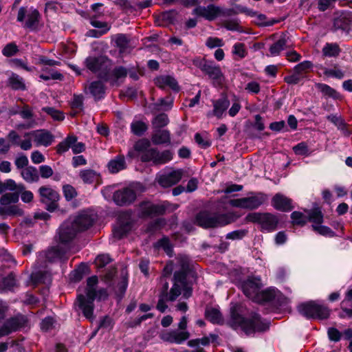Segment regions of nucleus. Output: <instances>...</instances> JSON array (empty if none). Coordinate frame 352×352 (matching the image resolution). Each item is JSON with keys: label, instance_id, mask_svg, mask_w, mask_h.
Returning <instances> with one entry per match:
<instances>
[{"label": "nucleus", "instance_id": "f257e3e1", "mask_svg": "<svg viewBox=\"0 0 352 352\" xmlns=\"http://www.w3.org/2000/svg\"><path fill=\"white\" fill-rule=\"evenodd\" d=\"M239 309L237 305L230 308V318L228 323L232 328L241 327L247 335L256 331L263 332L269 329V323L263 321L258 314L252 313L250 318H245L239 314Z\"/></svg>", "mask_w": 352, "mask_h": 352}, {"label": "nucleus", "instance_id": "f03ea898", "mask_svg": "<svg viewBox=\"0 0 352 352\" xmlns=\"http://www.w3.org/2000/svg\"><path fill=\"white\" fill-rule=\"evenodd\" d=\"M239 215L234 212L221 213L202 210L197 214L195 223L205 229L223 227L235 222Z\"/></svg>", "mask_w": 352, "mask_h": 352}, {"label": "nucleus", "instance_id": "7ed1b4c3", "mask_svg": "<svg viewBox=\"0 0 352 352\" xmlns=\"http://www.w3.org/2000/svg\"><path fill=\"white\" fill-rule=\"evenodd\" d=\"M98 280L96 276H92L87 278V287H86V296L83 294H79L77 297V301L78 307L82 311L83 316L92 320L94 319V301L96 299V286L98 284Z\"/></svg>", "mask_w": 352, "mask_h": 352}, {"label": "nucleus", "instance_id": "20e7f679", "mask_svg": "<svg viewBox=\"0 0 352 352\" xmlns=\"http://www.w3.org/2000/svg\"><path fill=\"white\" fill-rule=\"evenodd\" d=\"M180 269L174 273L173 285L171 287V302L175 301L182 294V289L186 287V277L188 274L192 273L190 269L189 261L186 256L179 258Z\"/></svg>", "mask_w": 352, "mask_h": 352}, {"label": "nucleus", "instance_id": "39448f33", "mask_svg": "<svg viewBox=\"0 0 352 352\" xmlns=\"http://www.w3.org/2000/svg\"><path fill=\"white\" fill-rule=\"evenodd\" d=\"M85 65L94 74H98L99 78L108 82L110 80L111 60L105 56H88Z\"/></svg>", "mask_w": 352, "mask_h": 352}, {"label": "nucleus", "instance_id": "423d86ee", "mask_svg": "<svg viewBox=\"0 0 352 352\" xmlns=\"http://www.w3.org/2000/svg\"><path fill=\"white\" fill-rule=\"evenodd\" d=\"M192 64L207 75L212 80L214 86L217 87L223 85L224 76L220 67L214 64V62L204 58L197 57L192 60Z\"/></svg>", "mask_w": 352, "mask_h": 352}, {"label": "nucleus", "instance_id": "0eeeda50", "mask_svg": "<svg viewBox=\"0 0 352 352\" xmlns=\"http://www.w3.org/2000/svg\"><path fill=\"white\" fill-rule=\"evenodd\" d=\"M298 311L307 319L324 320L330 315V310L327 306L313 300L299 305Z\"/></svg>", "mask_w": 352, "mask_h": 352}, {"label": "nucleus", "instance_id": "6e6552de", "mask_svg": "<svg viewBox=\"0 0 352 352\" xmlns=\"http://www.w3.org/2000/svg\"><path fill=\"white\" fill-rule=\"evenodd\" d=\"M246 220L252 223H257L261 226V231L272 232L277 228L278 217L271 213L252 212L248 214Z\"/></svg>", "mask_w": 352, "mask_h": 352}, {"label": "nucleus", "instance_id": "1a4fd4ad", "mask_svg": "<svg viewBox=\"0 0 352 352\" xmlns=\"http://www.w3.org/2000/svg\"><path fill=\"white\" fill-rule=\"evenodd\" d=\"M176 208V206L166 201L160 204H154L150 201H142L139 204L140 217L143 218L163 215L166 211L172 212Z\"/></svg>", "mask_w": 352, "mask_h": 352}, {"label": "nucleus", "instance_id": "9d476101", "mask_svg": "<svg viewBox=\"0 0 352 352\" xmlns=\"http://www.w3.org/2000/svg\"><path fill=\"white\" fill-rule=\"evenodd\" d=\"M41 16L36 10H27L26 8L21 7L17 14V21L23 23V27L30 31H38Z\"/></svg>", "mask_w": 352, "mask_h": 352}, {"label": "nucleus", "instance_id": "9b49d317", "mask_svg": "<svg viewBox=\"0 0 352 352\" xmlns=\"http://www.w3.org/2000/svg\"><path fill=\"white\" fill-rule=\"evenodd\" d=\"M78 233V228L72 222V218H69L60 225L55 239L59 243L67 245L75 239Z\"/></svg>", "mask_w": 352, "mask_h": 352}, {"label": "nucleus", "instance_id": "f8f14e48", "mask_svg": "<svg viewBox=\"0 0 352 352\" xmlns=\"http://www.w3.org/2000/svg\"><path fill=\"white\" fill-rule=\"evenodd\" d=\"M40 201L46 205V210L54 212L58 208L60 195L57 191L47 186H41L38 190Z\"/></svg>", "mask_w": 352, "mask_h": 352}, {"label": "nucleus", "instance_id": "ddd939ff", "mask_svg": "<svg viewBox=\"0 0 352 352\" xmlns=\"http://www.w3.org/2000/svg\"><path fill=\"white\" fill-rule=\"evenodd\" d=\"M173 159V153L170 150L160 152L155 148H150L141 155L144 162H152L155 165L166 164Z\"/></svg>", "mask_w": 352, "mask_h": 352}, {"label": "nucleus", "instance_id": "4468645a", "mask_svg": "<svg viewBox=\"0 0 352 352\" xmlns=\"http://www.w3.org/2000/svg\"><path fill=\"white\" fill-rule=\"evenodd\" d=\"M265 201V197L262 195L230 199L229 204L232 207L254 210L261 206Z\"/></svg>", "mask_w": 352, "mask_h": 352}, {"label": "nucleus", "instance_id": "2eb2a0df", "mask_svg": "<svg viewBox=\"0 0 352 352\" xmlns=\"http://www.w3.org/2000/svg\"><path fill=\"white\" fill-rule=\"evenodd\" d=\"M69 255V248L59 245L50 247L46 251L40 253V256L45 257L46 261L49 263H54L57 261L65 262Z\"/></svg>", "mask_w": 352, "mask_h": 352}, {"label": "nucleus", "instance_id": "dca6fc26", "mask_svg": "<svg viewBox=\"0 0 352 352\" xmlns=\"http://www.w3.org/2000/svg\"><path fill=\"white\" fill-rule=\"evenodd\" d=\"M69 148H72L74 153L78 154L85 151V145L82 142H77L76 136L74 135H68L57 145V153L61 154L67 151Z\"/></svg>", "mask_w": 352, "mask_h": 352}, {"label": "nucleus", "instance_id": "f3484780", "mask_svg": "<svg viewBox=\"0 0 352 352\" xmlns=\"http://www.w3.org/2000/svg\"><path fill=\"white\" fill-rule=\"evenodd\" d=\"M113 199L119 206H129L136 199V192L131 188H123L114 192Z\"/></svg>", "mask_w": 352, "mask_h": 352}, {"label": "nucleus", "instance_id": "a211bd4d", "mask_svg": "<svg viewBox=\"0 0 352 352\" xmlns=\"http://www.w3.org/2000/svg\"><path fill=\"white\" fill-rule=\"evenodd\" d=\"M261 279L257 278H248L241 284V288L244 294L254 301L261 287Z\"/></svg>", "mask_w": 352, "mask_h": 352}, {"label": "nucleus", "instance_id": "6ab92c4d", "mask_svg": "<svg viewBox=\"0 0 352 352\" xmlns=\"http://www.w3.org/2000/svg\"><path fill=\"white\" fill-rule=\"evenodd\" d=\"M31 135L34 138V141L37 146L42 145L47 147L51 145L54 140L52 133L45 129L33 131L25 134V135Z\"/></svg>", "mask_w": 352, "mask_h": 352}, {"label": "nucleus", "instance_id": "aec40b11", "mask_svg": "<svg viewBox=\"0 0 352 352\" xmlns=\"http://www.w3.org/2000/svg\"><path fill=\"white\" fill-rule=\"evenodd\" d=\"M182 175V170H173L169 173L162 175L158 179V183L162 187H170L178 183L181 180Z\"/></svg>", "mask_w": 352, "mask_h": 352}, {"label": "nucleus", "instance_id": "412c9836", "mask_svg": "<svg viewBox=\"0 0 352 352\" xmlns=\"http://www.w3.org/2000/svg\"><path fill=\"white\" fill-rule=\"evenodd\" d=\"M219 12V8L213 4H210L206 7L197 6L193 10V14L204 17L209 21H212L216 19Z\"/></svg>", "mask_w": 352, "mask_h": 352}, {"label": "nucleus", "instance_id": "4be33fe9", "mask_svg": "<svg viewBox=\"0 0 352 352\" xmlns=\"http://www.w3.org/2000/svg\"><path fill=\"white\" fill-rule=\"evenodd\" d=\"M190 337L188 331H178L172 330L161 335V338L165 342L170 343L181 344L188 340Z\"/></svg>", "mask_w": 352, "mask_h": 352}, {"label": "nucleus", "instance_id": "5701e85b", "mask_svg": "<svg viewBox=\"0 0 352 352\" xmlns=\"http://www.w3.org/2000/svg\"><path fill=\"white\" fill-rule=\"evenodd\" d=\"M154 81L155 85L162 89H164L166 87H168L175 92H178L180 90V87L179 86L177 80L171 76H160L155 78Z\"/></svg>", "mask_w": 352, "mask_h": 352}, {"label": "nucleus", "instance_id": "b1692460", "mask_svg": "<svg viewBox=\"0 0 352 352\" xmlns=\"http://www.w3.org/2000/svg\"><path fill=\"white\" fill-rule=\"evenodd\" d=\"M272 205L276 210L283 212H288L293 209L292 200L280 193H277L273 197Z\"/></svg>", "mask_w": 352, "mask_h": 352}, {"label": "nucleus", "instance_id": "393cba45", "mask_svg": "<svg viewBox=\"0 0 352 352\" xmlns=\"http://www.w3.org/2000/svg\"><path fill=\"white\" fill-rule=\"evenodd\" d=\"M72 222L80 232L89 228L93 225L94 219L87 213H80L72 218Z\"/></svg>", "mask_w": 352, "mask_h": 352}, {"label": "nucleus", "instance_id": "a878e982", "mask_svg": "<svg viewBox=\"0 0 352 352\" xmlns=\"http://www.w3.org/2000/svg\"><path fill=\"white\" fill-rule=\"evenodd\" d=\"M169 285L168 282H165L160 289L159 294V300L156 305V309L161 313H164L168 308L166 304V301H171L170 296L171 295V289L168 292Z\"/></svg>", "mask_w": 352, "mask_h": 352}, {"label": "nucleus", "instance_id": "bb28decb", "mask_svg": "<svg viewBox=\"0 0 352 352\" xmlns=\"http://www.w3.org/2000/svg\"><path fill=\"white\" fill-rule=\"evenodd\" d=\"M352 25V19L349 14H341L333 20V30L349 32Z\"/></svg>", "mask_w": 352, "mask_h": 352}, {"label": "nucleus", "instance_id": "cd10ccee", "mask_svg": "<svg viewBox=\"0 0 352 352\" xmlns=\"http://www.w3.org/2000/svg\"><path fill=\"white\" fill-rule=\"evenodd\" d=\"M12 332L16 331L25 327L28 323L27 318L21 314L16 315L6 321Z\"/></svg>", "mask_w": 352, "mask_h": 352}, {"label": "nucleus", "instance_id": "c85d7f7f", "mask_svg": "<svg viewBox=\"0 0 352 352\" xmlns=\"http://www.w3.org/2000/svg\"><path fill=\"white\" fill-rule=\"evenodd\" d=\"M213 111L212 115L215 116L218 118H221L223 112L227 110L230 106V100L226 96H222L218 100L213 101Z\"/></svg>", "mask_w": 352, "mask_h": 352}, {"label": "nucleus", "instance_id": "c756f323", "mask_svg": "<svg viewBox=\"0 0 352 352\" xmlns=\"http://www.w3.org/2000/svg\"><path fill=\"white\" fill-rule=\"evenodd\" d=\"M128 75V69L123 66H116L110 73V80L108 81L112 86L119 85L118 81L124 79Z\"/></svg>", "mask_w": 352, "mask_h": 352}, {"label": "nucleus", "instance_id": "7c9ffc66", "mask_svg": "<svg viewBox=\"0 0 352 352\" xmlns=\"http://www.w3.org/2000/svg\"><path fill=\"white\" fill-rule=\"evenodd\" d=\"M21 175L26 182L30 184L38 182L40 179L37 168L32 166L23 168L21 172Z\"/></svg>", "mask_w": 352, "mask_h": 352}, {"label": "nucleus", "instance_id": "2f4dec72", "mask_svg": "<svg viewBox=\"0 0 352 352\" xmlns=\"http://www.w3.org/2000/svg\"><path fill=\"white\" fill-rule=\"evenodd\" d=\"M112 40L115 42V45L119 50L120 54H124L129 47L131 39L129 36L125 34H117L112 36Z\"/></svg>", "mask_w": 352, "mask_h": 352}, {"label": "nucleus", "instance_id": "473e14b6", "mask_svg": "<svg viewBox=\"0 0 352 352\" xmlns=\"http://www.w3.org/2000/svg\"><path fill=\"white\" fill-rule=\"evenodd\" d=\"M151 140L154 144H169L170 135L168 130L155 129L152 135Z\"/></svg>", "mask_w": 352, "mask_h": 352}, {"label": "nucleus", "instance_id": "72a5a7b5", "mask_svg": "<svg viewBox=\"0 0 352 352\" xmlns=\"http://www.w3.org/2000/svg\"><path fill=\"white\" fill-rule=\"evenodd\" d=\"M89 89L96 100L102 98L105 94V86L101 80H96L91 82Z\"/></svg>", "mask_w": 352, "mask_h": 352}, {"label": "nucleus", "instance_id": "f704fd0d", "mask_svg": "<svg viewBox=\"0 0 352 352\" xmlns=\"http://www.w3.org/2000/svg\"><path fill=\"white\" fill-rule=\"evenodd\" d=\"M125 168V160L124 157L122 155H118L114 159L111 160L108 164L109 170L111 173H116Z\"/></svg>", "mask_w": 352, "mask_h": 352}, {"label": "nucleus", "instance_id": "c9c22d12", "mask_svg": "<svg viewBox=\"0 0 352 352\" xmlns=\"http://www.w3.org/2000/svg\"><path fill=\"white\" fill-rule=\"evenodd\" d=\"M287 47V38L286 35L283 34L280 38L274 43H273L269 50L272 56H278L280 52L286 49Z\"/></svg>", "mask_w": 352, "mask_h": 352}, {"label": "nucleus", "instance_id": "e433bc0d", "mask_svg": "<svg viewBox=\"0 0 352 352\" xmlns=\"http://www.w3.org/2000/svg\"><path fill=\"white\" fill-rule=\"evenodd\" d=\"M276 294L277 291L273 288L266 289L259 292L255 301L259 303L271 302L275 299Z\"/></svg>", "mask_w": 352, "mask_h": 352}, {"label": "nucleus", "instance_id": "4c0bfd02", "mask_svg": "<svg viewBox=\"0 0 352 352\" xmlns=\"http://www.w3.org/2000/svg\"><path fill=\"white\" fill-rule=\"evenodd\" d=\"M315 86L316 89L325 97H329L333 99H338L340 98V94L336 89L327 84L318 82L316 83Z\"/></svg>", "mask_w": 352, "mask_h": 352}, {"label": "nucleus", "instance_id": "58836bf2", "mask_svg": "<svg viewBox=\"0 0 352 352\" xmlns=\"http://www.w3.org/2000/svg\"><path fill=\"white\" fill-rule=\"evenodd\" d=\"M23 210L16 205L0 206V216L3 218L6 216H22Z\"/></svg>", "mask_w": 352, "mask_h": 352}, {"label": "nucleus", "instance_id": "ea45409f", "mask_svg": "<svg viewBox=\"0 0 352 352\" xmlns=\"http://www.w3.org/2000/svg\"><path fill=\"white\" fill-rule=\"evenodd\" d=\"M8 85L14 90H25L26 87L23 78L18 74L12 73L8 80Z\"/></svg>", "mask_w": 352, "mask_h": 352}, {"label": "nucleus", "instance_id": "a19ab883", "mask_svg": "<svg viewBox=\"0 0 352 352\" xmlns=\"http://www.w3.org/2000/svg\"><path fill=\"white\" fill-rule=\"evenodd\" d=\"M205 317L213 324H221L223 322L221 312L215 308H207L205 311Z\"/></svg>", "mask_w": 352, "mask_h": 352}, {"label": "nucleus", "instance_id": "79ce46f5", "mask_svg": "<svg viewBox=\"0 0 352 352\" xmlns=\"http://www.w3.org/2000/svg\"><path fill=\"white\" fill-rule=\"evenodd\" d=\"M307 220L315 223L314 225L321 224L323 222V214L320 208H314L307 210Z\"/></svg>", "mask_w": 352, "mask_h": 352}, {"label": "nucleus", "instance_id": "37998d69", "mask_svg": "<svg viewBox=\"0 0 352 352\" xmlns=\"http://www.w3.org/2000/svg\"><path fill=\"white\" fill-rule=\"evenodd\" d=\"M19 192H8L3 195L0 198V206H11V204H16L19 201Z\"/></svg>", "mask_w": 352, "mask_h": 352}, {"label": "nucleus", "instance_id": "c03bdc74", "mask_svg": "<svg viewBox=\"0 0 352 352\" xmlns=\"http://www.w3.org/2000/svg\"><path fill=\"white\" fill-rule=\"evenodd\" d=\"M175 10H171L162 12L157 19L156 23L158 25H164L163 22L173 23L175 20Z\"/></svg>", "mask_w": 352, "mask_h": 352}, {"label": "nucleus", "instance_id": "a18cd8bd", "mask_svg": "<svg viewBox=\"0 0 352 352\" xmlns=\"http://www.w3.org/2000/svg\"><path fill=\"white\" fill-rule=\"evenodd\" d=\"M340 52L339 45L336 43H327L322 49L323 55L325 56H338Z\"/></svg>", "mask_w": 352, "mask_h": 352}, {"label": "nucleus", "instance_id": "49530a36", "mask_svg": "<svg viewBox=\"0 0 352 352\" xmlns=\"http://www.w3.org/2000/svg\"><path fill=\"white\" fill-rule=\"evenodd\" d=\"M131 129L134 135L142 136L148 129V126L142 121H134L131 124Z\"/></svg>", "mask_w": 352, "mask_h": 352}, {"label": "nucleus", "instance_id": "de8ad7c7", "mask_svg": "<svg viewBox=\"0 0 352 352\" xmlns=\"http://www.w3.org/2000/svg\"><path fill=\"white\" fill-rule=\"evenodd\" d=\"M169 120L166 113H160L155 117L152 122L153 126L155 129H161V128L168 124Z\"/></svg>", "mask_w": 352, "mask_h": 352}, {"label": "nucleus", "instance_id": "09e8293b", "mask_svg": "<svg viewBox=\"0 0 352 352\" xmlns=\"http://www.w3.org/2000/svg\"><path fill=\"white\" fill-rule=\"evenodd\" d=\"M80 178L85 184H92L96 178L97 173L91 169L83 170L79 174Z\"/></svg>", "mask_w": 352, "mask_h": 352}, {"label": "nucleus", "instance_id": "8fccbe9b", "mask_svg": "<svg viewBox=\"0 0 352 352\" xmlns=\"http://www.w3.org/2000/svg\"><path fill=\"white\" fill-rule=\"evenodd\" d=\"M131 226L130 223H122L119 225L117 228L113 229V236L114 237L120 239L124 235L126 234L131 230Z\"/></svg>", "mask_w": 352, "mask_h": 352}, {"label": "nucleus", "instance_id": "3c124183", "mask_svg": "<svg viewBox=\"0 0 352 352\" xmlns=\"http://www.w3.org/2000/svg\"><path fill=\"white\" fill-rule=\"evenodd\" d=\"M41 110L50 116L54 120L62 121L65 119L64 113L54 107H43Z\"/></svg>", "mask_w": 352, "mask_h": 352}, {"label": "nucleus", "instance_id": "603ef678", "mask_svg": "<svg viewBox=\"0 0 352 352\" xmlns=\"http://www.w3.org/2000/svg\"><path fill=\"white\" fill-rule=\"evenodd\" d=\"M87 270V265L85 263H81L76 270L72 272V280L75 282H79L82 279L84 274Z\"/></svg>", "mask_w": 352, "mask_h": 352}, {"label": "nucleus", "instance_id": "864d4df0", "mask_svg": "<svg viewBox=\"0 0 352 352\" xmlns=\"http://www.w3.org/2000/svg\"><path fill=\"white\" fill-rule=\"evenodd\" d=\"M313 230L322 236H334L336 235L335 232L329 227L325 226H322L321 224L318 225H312L311 226Z\"/></svg>", "mask_w": 352, "mask_h": 352}, {"label": "nucleus", "instance_id": "5fc2aeb1", "mask_svg": "<svg viewBox=\"0 0 352 352\" xmlns=\"http://www.w3.org/2000/svg\"><path fill=\"white\" fill-rule=\"evenodd\" d=\"M277 22L278 21L274 19L267 21L266 15L263 14H257L256 16V19L254 21V23L257 25L262 27L273 25Z\"/></svg>", "mask_w": 352, "mask_h": 352}, {"label": "nucleus", "instance_id": "6e6d98bb", "mask_svg": "<svg viewBox=\"0 0 352 352\" xmlns=\"http://www.w3.org/2000/svg\"><path fill=\"white\" fill-rule=\"evenodd\" d=\"M16 285L15 275L10 272L6 277L3 278L2 285L4 289L11 290Z\"/></svg>", "mask_w": 352, "mask_h": 352}, {"label": "nucleus", "instance_id": "4d7b16f0", "mask_svg": "<svg viewBox=\"0 0 352 352\" xmlns=\"http://www.w3.org/2000/svg\"><path fill=\"white\" fill-rule=\"evenodd\" d=\"M90 23L93 27L100 29L99 30L104 34H106L111 28L108 23L96 20L95 16L91 18Z\"/></svg>", "mask_w": 352, "mask_h": 352}, {"label": "nucleus", "instance_id": "13d9d810", "mask_svg": "<svg viewBox=\"0 0 352 352\" xmlns=\"http://www.w3.org/2000/svg\"><path fill=\"white\" fill-rule=\"evenodd\" d=\"M248 231L245 229L237 230L228 233L226 236V239L241 240L245 237Z\"/></svg>", "mask_w": 352, "mask_h": 352}, {"label": "nucleus", "instance_id": "bf43d9fd", "mask_svg": "<svg viewBox=\"0 0 352 352\" xmlns=\"http://www.w3.org/2000/svg\"><path fill=\"white\" fill-rule=\"evenodd\" d=\"M293 223L296 225L304 226L307 222V217L302 212L294 211L291 214Z\"/></svg>", "mask_w": 352, "mask_h": 352}, {"label": "nucleus", "instance_id": "052dcab7", "mask_svg": "<svg viewBox=\"0 0 352 352\" xmlns=\"http://www.w3.org/2000/svg\"><path fill=\"white\" fill-rule=\"evenodd\" d=\"M84 96L82 94H74L73 99L70 102L72 109H78L80 111L83 110Z\"/></svg>", "mask_w": 352, "mask_h": 352}, {"label": "nucleus", "instance_id": "680f3d73", "mask_svg": "<svg viewBox=\"0 0 352 352\" xmlns=\"http://www.w3.org/2000/svg\"><path fill=\"white\" fill-rule=\"evenodd\" d=\"M18 52V46L14 43H10L7 44L2 50V54L6 57L12 56Z\"/></svg>", "mask_w": 352, "mask_h": 352}, {"label": "nucleus", "instance_id": "e2e57ef3", "mask_svg": "<svg viewBox=\"0 0 352 352\" xmlns=\"http://www.w3.org/2000/svg\"><path fill=\"white\" fill-rule=\"evenodd\" d=\"M113 320L109 316H104L99 322V324L93 333V336H95L100 329H109L112 327Z\"/></svg>", "mask_w": 352, "mask_h": 352}, {"label": "nucleus", "instance_id": "0e129e2a", "mask_svg": "<svg viewBox=\"0 0 352 352\" xmlns=\"http://www.w3.org/2000/svg\"><path fill=\"white\" fill-rule=\"evenodd\" d=\"M64 196L67 201H71L77 196L76 189L71 185L67 184L63 187Z\"/></svg>", "mask_w": 352, "mask_h": 352}, {"label": "nucleus", "instance_id": "69168bd1", "mask_svg": "<svg viewBox=\"0 0 352 352\" xmlns=\"http://www.w3.org/2000/svg\"><path fill=\"white\" fill-rule=\"evenodd\" d=\"M17 113L20 114V116H21L22 118L26 119V120L32 118L33 116H34L32 110L27 104L24 105L20 111H15L12 112V114H13V115H15Z\"/></svg>", "mask_w": 352, "mask_h": 352}, {"label": "nucleus", "instance_id": "338daca9", "mask_svg": "<svg viewBox=\"0 0 352 352\" xmlns=\"http://www.w3.org/2000/svg\"><path fill=\"white\" fill-rule=\"evenodd\" d=\"M312 66H313V64L311 61L305 60V61H303V62L298 64L297 65H296L294 67V69L295 73L300 75V74H302L303 72H305L306 71H307Z\"/></svg>", "mask_w": 352, "mask_h": 352}, {"label": "nucleus", "instance_id": "774afa93", "mask_svg": "<svg viewBox=\"0 0 352 352\" xmlns=\"http://www.w3.org/2000/svg\"><path fill=\"white\" fill-rule=\"evenodd\" d=\"M324 74L327 76L334 77L338 79H342L344 77V72L336 67H334L333 69H325Z\"/></svg>", "mask_w": 352, "mask_h": 352}]
</instances>
